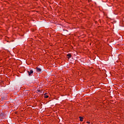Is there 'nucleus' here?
<instances>
[{
	"label": "nucleus",
	"instance_id": "f257e3e1",
	"mask_svg": "<svg viewBox=\"0 0 124 124\" xmlns=\"http://www.w3.org/2000/svg\"><path fill=\"white\" fill-rule=\"evenodd\" d=\"M28 73L29 76H32V74L33 73V71L32 70H31L30 71H28Z\"/></svg>",
	"mask_w": 124,
	"mask_h": 124
},
{
	"label": "nucleus",
	"instance_id": "f03ea898",
	"mask_svg": "<svg viewBox=\"0 0 124 124\" xmlns=\"http://www.w3.org/2000/svg\"><path fill=\"white\" fill-rule=\"evenodd\" d=\"M36 70L37 72H40V71H41V69L38 67H36Z\"/></svg>",
	"mask_w": 124,
	"mask_h": 124
},
{
	"label": "nucleus",
	"instance_id": "7ed1b4c3",
	"mask_svg": "<svg viewBox=\"0 0 124 124\" xmlns=\"http://www.w3.org/2000/svg\"><path fill=\"white\" fill-rule=\"evenodd\" d=\"M67 56H68V59H70V58H71V54H68L67 55Z\"/></svg>",
	"mask_w": 124,
	"mask_h": 124
},
{
	"label": "nucleus",
	"instance_id": "20e7f679",
	"mask_svg": "<svg viewBox=\"0 0 124 124\" xmlns=\"http://www.w3.org/2000/svg\"><path fill=\"white\" fill-rule=\"evenodd\" d=\"M44 97H45V98H48V97H49V96L47 95L46 94V93H45V94H44Z\"/></svg>",
	"mask_w": 124,
	"mask_h": 124
},
{
	"label": "nucleus",
	"instance_id": "39448f33",
	"mask_svg": "<svg viewBox=\"0 0 124 124\" xmlns=\"http://www.w3.org/2000/svg\"><path fill=\"white\" fill-rule=\"evenodd\" d=\"M84 118L82 117H79V119L80 122H83V120Z\"/></svg>",
	"mask_w": 124,
	"mask_h": 124
},
{
	"label": "nucleus",
	"instance_id": "423d86ee",
	"mask_svg": "<svg viewBox=\"0 0 124 124\" xmlns=\"http://www.w3.org/2000/svg\"><path fill=\"white\" fill-rule=\"evenodd\" d=\"M0 116H3V113H1Z\"/></svg>",
	"mask_w": 124,
	"mask_h": 124
},
{
	"label": "nucleus",
	"instance_id": "0eeeda50",
	"mask_svg": "<svg viewBox=\"0 0 124 124\" xmlns=\"http://www.w3.org/2000/svg\"><path fill=\"white\" fill-rule=\"evenodd\" d=\"M87 124H90V122H87Z\"/></svg>",
	"mask_w": 124,
	"mask_h": 124
},
{
	"label": "nucleus",
	"instance_id": "6e6552de",
	"mask_svg": "<svg viewBox=\"0 0 124 124\" xmlns=\"http://www.w3.org/2000/svg\"><path fill=\"white\" fill-rule=\"evenodd\" d=\"M38 92H39V93H40V90H38Z\"/></svg>",
	"mask_w": 124,
	"mask_h": 124
}]
</instances>
